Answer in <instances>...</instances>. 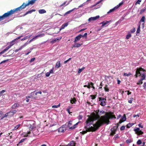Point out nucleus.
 <instances>
[{"mask_svg":"<svg viewBox=\"0 0 146 146\" xmlns=\"http://www.w3.org/2000/svg\"><path fill=\"white\" fill-rule=\"evenodd\" d=\"M91 87H92V86L91 85H90V83H88V86H87V88H89V89H90V88Z\"/></svg>","mask_w":146,"mask_h":146,"instance_id":"6e6d98bb","label":"nucleus"},{"mask_svg":"<svg viewBox=\"0 0 146 146\" xmlns=\"http://www.w3.org/2000/svg\"><path fill=\"white\" fill-rule=\"evenodd\" d=\"M68 25V23H66L63 24L61 26L60 30H61L64 29L65 27H66Z\"/></svg>","mask_w":146,"mask_h":146,"instance_id":"f3484780","label":"nucleus"},{"mask_svg":"<svg viewBox=\"0 0 146 146\" xmlns=\"http://www.w3.org/2000/svg\"><path fill=\"white\" fill-rule=\"evenodd\" d=\"M35 91L32 92L30 94V96L26 97V98H36V97L35 96Z\"/></svg>","mask_w":146,"mask_h":146,"instance_id":"9b49d317","label":"nucleus"},{"mask_svg":"<svg viewBox=\"0 0 146 146\" xmlns=\"http://www.w3.org/2000/svg\"><path fill=\"white\" fill-rule=\"evenodd\" d=\"M126 142L129 144L131 142H132L133 141V140L131 139H129L126 140Z\"/></svg>","mask_w":146,"mask_h":146,"instance_id":"7c9ffc66","label":"nucleus"},{"mask_svg":"<svg viewBox=\"0 0 146 146\" xmlns=\"http://www.w3.org/2000/svg\"><path fill=\"white\" fill-rule=\"evenodd\" d=\"M32 49H30L29 50V52H27V53H26L25 54V55H28L30 52H31Z\"/></svg>","mask_w":146,"mask_h":146,"instance_id":"0e129e2a","label":"nucleus"},{"mask_svg":"<svg viewBox=\"0 0 146 146\" xmlns=\"http://www.w3.org/2000/svg\"><path fill=\"white\" fill-rule=\"evenodd\" d=\"M29 43H28V41L25 43L23 45L21 46L20 47H19V48L16 49L15 50V52H17L19 51L20 50H21V49H22L23 48L25 47L28 44H29Z\"/></svg>","mask_w":146,"mask_h":146,"instance_id":"6e6552de","label":"nucleus"},{"mask_svg":"<svg viewBox=\"0 0 146 146\" xmlns=\"http://www.w3.org/2000/svg\"><path fill=\"white\" fill-rule=\"evenodd\" d=\"M14 40H13L10 43L9 45L7 47L5 48L1 52V54H3L4 52L7 51L8 49L11 48V47L15 44L14 43H13Z\"/></svg>","mask_w":146,"mask_h":146,"instance_id":"423d86ee","label":"nucleus"},{"mask_svg":"<svg viewBox=\"0 0 146 146\" xmlns=\"http://www.w3.org/2000/svg\"><path fill=\"white\" fill-rule=\"evenodd\" d=\"M12 112V114L13 115L15 113L17 112V111L15 110H13L12 111H10Z\"/></svg>","mask_w":146,"mask_h":146,"instance_id":"052dcab7","label":"nucleus"},{"mask_svg":"<svg viewBox=\"0 0 146 146\" xmlns=\"http://www.w3.org/2000/svg\"><path fill=\"white\" fill-rule=\"evenodd\" d=\"M82 45V44H80L79 43H76L73 45V47L78 48L81 46Z\"/></svg>","mask_w":146,"mask_h":146,"instance_id":"b1692460","label":"nucleus"},{"mask_svg":"<svg viewBox=\"0 0 146 146\" xmlns=\"http://www.w3.org/2000/svg\"><path fill=\"white\" fill-rule=\"evenodd\" d=\"M134 124L132 123H129L127 125V128H130Z\"/></svg>","mask_w":146,"mask_h":146,"instance_id":"f704fd0d","label":"nucleus"},{"mask_svg":"<svg viewBox=\"0 0 146 146\" xmlns=\"http://www.w3.org/2000/svg\"><path fill=\"white\" fill-rule=\"evenodd\" d=\"M36 0H31L30 1H29L28 3L27 4H25V5L26 7L29 4L33 5Z\"/></svg>","mask_w":146,"mask_h":146,"instance_id":"4468645a","label":"nucleus"},{"mask_svg":"<svg viewBox=\"0 0 146 146\" xmlns=\"http://www.w3.org/2000/svg\"><path fill=\"white\" fill-rule=\"evenodd\" d=\"M55 66L58 68H59L60 66V61H58L56 63Z\"/></svg>","mask_w":146,"mask_h":146,"instance_id":"393cba45","label":"nucleus"},{"mask_svg":"<svg viewBox=\"0 0 146 146\" xmlns=\"http://www.w3.org/2000/svg\"><path fill=\"white\" fill-rule=\"evenodd\" d=\"M145 17L144 16H143L140 19L139 23H140L141 22L145 23Z\"/></svg>","mask_w":146,"mask_h":146,"instance_id":"a878e982","label":"nucleus"},{"mask_svg":"<svg viewBox=\"0 0 146 146\" xmlns=\"http://www.w3.org/2000/svg\"><path fill=\"white\" fill-rule=\"evenodd\" d=\"M76 8H74L72 9L69 10L68 11L66 12L64 14V16H65L66 15L69 14H70L71 12L72 11H73L74 10H75V9H76Z\"/></svg>","mask_w":146,"mask_h":146,"instance_id":"aec40b11","label":"nucleus"},{"mask_svg":"<svg viewBox=\"0 0 146 146\" xmlns=\"http://www.w3.org/2000/svg\"><path fill=\"white\" fill-rule=\"evenodd\" d=\"M76 101V99H75L74 98V99H73L70 100V103L72 104H73V103L75 104Z\"/></svg>","mask_w":146,"mask_h":146,"instance_id":"37998d69","label":"nucleus"},{"mask_svg":"<svg viewBox=\"0 0 146 146\" xmlns=\"http://www.w3.org/2000/svg\"><path fill=\"white\" fill-rule=\"evenodd\" d=\"M54 68H53L49 71L50 74H53V73Z\"/></svg>","mask_w":146,"mask_h":146,"instance_id":"bf43d9fd","label":"nucleus"},{"mask_svg":"<svg viewBox=\"0 0 146 146\" xmlns=\"http://www.w3.org/2000/svg\"><path fill=\"white\" fill-rule=\"evenodd\" d=\"M135 31V28H133V29L131 30V33H134Z\"/></svg>","mask_w":146,"mask_h":146,"instance_id":"69168bd1","label":"nucleus"},{"mask_svg":"<svg viewBox=\"0 0 146 146\" xmlns=\"http://www.w3.org/2000/svg\"><path fill=\"white\" fill-rule=\"evenodd\" d=\"M143 132L141 130H139V131L137 133L138 135H141L143 134Z\"/></svg>","mask_w":146,"mask_h":146,"instance_id":"680f3d73","label":"nucleus"},{"mask_svg":"<svg viewBox=\"0 0 146 146\" xmlns=\"http://www.w3.org/2000/svg\"><path fill=\"white\" fill-rule=\"evenodd\" d=\"M99 18H100V16L99 15H97L96 17H91L90 18L88 19V21L90 22H91V21H95L97 19H99Z\"/></svg>","mask_w":146,"mask_h":146,"instance_id":"9d476101","label":"nucleus"},{"mask_svg":"<svg viewBox=\"0 0 146 146\" xmlns=\"http://www.w3.org/2000/svg\"><path fill=\"white\" fill-rule=\"evenodd\" d=\"M50 74V73L49 72H48L46 73L45 75L46 77H48L49 76Z\"/></svg>","mask_w":146,"mask_h":146,"instance_id":"774afa93","label":"nucleus"},{"mask_svg":"<svg viewBox=\"0 0 146 146\" xmlns=\"http://www.w3.org/2000/svg\"><path fill=\"white\" fill-rule=\"evenodd\" d=\"M26 7V6L25 5V3H24L20 7L12 10L13 11L14 14L15 12L17 11H20L22 9H24Z\"/></svg>","mask_w":146,"mask_h":146,"instance_id":"20e7f679","label":"nucleus"},{"mask_svg":"<svg viewBox=\"0 0 146 146\" xmlns=\"http://www.w3.org/2000/svg\"><path fill=\"white\" fill-rule=\"evenodd\" d=\"M131 75L130 73L127 74V73H124L123 74V75L125 76H128Z\"/></svg>","mask_w":146,"mask_h":146,"instance_id":"09e8293b","label":"nucleus"},{"mask_svg":"<svg viewBox=\"0 0 146 146\" xmlns=\"http://www.w3.org/2000/svg\"><path fill=\"white\" fill-rule=\"evenodd\" d=\"M32 36V35H28L27 36H26L24 38H23L21 39V40H24L26 39H27L28 38H30L31 36Z\"/></svg>","mask_w":146,"mask_h":146,"instance_id":"412c9836","label":"nucleus"},{"mask_svg":"<svg viewBox=\"0 0 146 146\" xmlns=\"http://www.w3.org/2000/svg\"><path fill=\"white\" fill-rule=\"evenodd\" d=\"M115 9H116V8L115 7L114 8H113L112 9H111L110 10V11L108 12L107 13L108 14H109L110 13L113 12L114 11Z\"/></svg>","mask_w":146,"mask_h":146,"instance_id":"c756f323","label":"nucleus"},{"mask_svg":"<svg viewBox=\"0 0 146 146\" xmlns=\"http://www.w3.org/2000/svg\"><path fill=\"white\" fill-rule=\"evenodd\" d=\"M78 124V123H77L74 124L73 126L70 127L69 129H75V128L77 127V125Z\"/></svg>","mask_w":146,"mask_h":146,"instance_id":"5701e85b","label":"nucleus"},{"mask_svg":"<svg viewBox=\"0 0 146 146\" xmlns=\"http://www.w3.org/2000/svg\"><path fill=\"white\" fill-rule=\"evenodd\" d=\"M5 92V90H3L1 91H0V97Z\"/></svg>","mask_w":146,"mask_h":146,"instance_id":"8fccbe9b","label":"nucleus"},{"mask_svg":"<svg viewBox=\"0 0 146 146\" xmlns=\"http://www.w3.org/2000/svg\"><path fill=\"white\" fill-rule=\"evenodd\" d=\"M140 130V129L139 128H137L136 129H135L134 130V131L135 132L137 133Z\"/></svg>","mask_w":146,"mask_h":146,"instance_id":"49530a36","label":"nucleus"},{"mask_svg":"<svg viewBox=\"0 0 146 146\" xmlns=\"http://www.w3.org/2000/svg\"><path fill=\"white\" fill-rule=\"evenodd\" d=\"M126 118L125 114L123 116L121 119V120H122L123 122L125 121L126 120Z\"/></svg>","mask_w":146,"mask_h":146,"instance_id":"cd10ccee","label":"nucleus"},{"mask_svg":"<svg viewBox=\"0 0 146 146\" xmlns=\"http://www.w3.org/2000/svg\"><path fill=\"white\" fill-rule=\"evenodd\" d=\"M100 2V1H99V2L97 3L96 4L93 5L90 7V8H92L94 7H95V8H94V9H97L98 8H100V5H97Z\"/></svg>","mask_w":146,"mask_h":146,"instance_id":"dca6fc26","label":"nucleus"},{"mask_svg":"<svg viewBox=\"0 0 146 146\" xmlns=\"http://www.w3.org/2000/svg\"><path fill=\"white\" fill-rule=\"evenodd\" d=\"M104 89L106 92H108L109 91V89L107 85H106L104 87Z\"/></svg>","mask_w":146,"mask_h":146,"instance_id":"c85d7f7f","label":"nucleus"},{"mask_svg":"<svg viewBox=\"0 0 146 146\" xmlns=\"http://www.w3.org/2000/svg\"><path fill=\"white\" fill-rule=\"evenodd\" d=\"M66 130L65 126L63 125L62 127L59 128L58 131L59 132H64Z\"/></svg>","mask_w":146,"mask_h":146,"instance_id":"1a4fd4ad","label":"nucleus"},{"mask_svg":"<svg viewBox=\"0 0 146 146\" xmlns=\"http://www.w3.org/2000/svg\"><path fill=\"white\" fill-rule=\"evenodd\" d=\"M38 12L40 14H43L46 12V10L44 9H40L38 10Z\"/></svg>","mask_w":146,"mask_h":146,"instance_id":"4be33fe9","label":"nucleus"},{"mask_svg":"<svg viewBox=\"0 0 146 146\" xmlns=\"http://www.w3.org/2000/svg\"><path fill=\"white\" fill-rule=\"evenodd\" d=\"M85 68L84 67H82V68H79L78 71V73L79 74Z\"/></svg>","mask_w":146,"mask_h":146,"instance_id":"a19ab883","label":"nucleus"},{"mask_svg":"<svg viewBox=\"0 0 146 146\" xmlns=\"http://www.w3.org/2000/svg\"><path fill=\"white\" fill-rule=\"evenodd\" d=\"M82 116L81 115H79L78 117V118L79 120H81L82 119Z\"/></svg>","mask_w":146,"mask_h":146,"instance_id":"4d7b16f0","label":"nucleus"},{"mask_svg":"<svg viewBox=\"0 0 146 146\" xmlns=\"http://www.w3.org/2000/svg\"><path fill=\"white\" fill-rule=\"evenodd\" d=\"M140 25H139L138 26V28H137V31H136V33L137 34H138L140 33Z\"/></svg>","mask_w":146,"mask_h":146,"instance_id":"e433bc0d","label":"nucleus"},{"mask_svg":"<svg viewBox=\"0 0 146 146\" xmlns=\"http://www.w3.org/2000/svg\"><path fill=\"white\" fill-rule=\"evenodd\" d=\"M87 4V2H86L83 3L81 5H80L79 6H78V8H76V9H78L79 8L82 7L85 5H86Z\"/></svg>","mask_w":146,"mask_h":146,"instance_id":"473e14b6","label":"nucleus"},{"mask_svg":"<svg viewBox=\"0 0 146 146\" xmlns=\"http://www.w3.org/2000/svg\"><path fill=\"white\" fill-rule=\"evenodd\" d=\"M66 2H64L60 6V7H61L62 6L65 7L67 5H68L69 4V3H68V4H67L66 5Z\"/></svg>","mask_w":146,"mask_h":146,"instance_id":"ea45409f","label":"nucleus"},{"mask_svg":"<svg viewBox=\"0 0 146 146\" xmlns=\"http://www.w3.org/2000/svg\"><path fill=\"white\" fill-rule=\"evenodd\" d=\"M82 35L81 34L79 35H78L76 36L74 41V42L75 43L76 42L79 41L81 38Z\"/></svg>","mask_w":146,"mask_h":146,"instance_id":"f8f14e48","label":"nucleus"},{"mask_svg":"<svg viewBox=\"0 0 146 146\" xmlns=\"http://www.w3.org/2000/svg\"><path fill=\"white\" fill-rule=\"evenodd\" d=\"M62 37L60 36L59 38H56L55 39H53L51 41V42L52 44H53L57 41H58Z\"/></svg>","mask_w":146,"mask_h":146,"instance_id":"ddd939ff","label":"nucleus"},{"mask_svg":"<svg viewBox=\"0 0 146 146\" xmlns=\"http://www.w3.org/2000/svg\"><path fill=\"white\" fill-rule=\"evenodd\" d=\"M125 128V127L124 126H122L120 127V129L121 130H124Z\"/></svg>","mask_w":146,"mask_h":146,"instance_id":"e2e57ef3","label":"nucleus"},{"mask_svg":"<svg viewBox=\"0 0 146 146\" xmlns=\"http://www.w3.org/2000/svg\"><path fill=\"white\" fill-rule=\"evenodd\" d=\"M75 146V143L73 141H72L70 142V143L67 145L66 146Z\"/></svg>","mask_w":146,"mask_h":146,"instance_id":"a211bd4d","label":"nucleus"},{"mask_svg":"<svg viewBox=\"0 0 146 146\" xmlns=\"http://www.w3.org/2000/svg\"><path fill=\"white\" fill-rule=\"evenodd\" d=\"M12 113L10 111L8 113H7L8 114V117H10L13 116Z\"/></svg>","mask_w":146,"mask_h":146,"instance_id":"4c0bfd02","label":"nucleus"},{"mask_svg":"<svg viewBox=\"0 0 146 146\" xmlns=\"http://www.w3.org/2000/svg\"><path fill=\"white\" fill-rule=\"evenodd\" d=\"M133 100V98H130V100H129L128 101V102L130 104L132 103V101Z\"/></svg>","mask_w":146,"mask_h":146,"instance_id":"603ef678","label":"nucleus"},{"mask_svg":"<svg viewBox=\"0 0 146 146\" xmlns=\"http://www.w3.org/2000/svg\"><path fill=\"white\" fill-rule=\"evenodd\" d=\"M44 34L42 33L40 35H38L34 37L33 38H32V39L30 40H29L27 41L28 42V43L29 44L31 42L34 40H35L37 38L39 37H42L44 36Z\"/></svg>","mask_w":146,"mask_h":146,"instance_id":"0eeeda50","label":"nucleus"},{"mask_svg":"<svg viewBox=\"0 0 146 146\" xmlns=\"http://www.w3.org/2000/svg\"><path fill=\"white\" fill-rule=\"evenodd\" d=\"M146 10V7H145L144 8L140 10V14H141L144 12H145Z\"/></svg>","mask_w":146,"mask_h":146,"instance_id":"58836bf2","label":"nucleus"},{"mask_svg":"<svg viewBox=\"0 0 146 146\" xmlns=\"http://www.w3.org/2000/svg\"><path fill=\"white\" fill-rule=\"evenodd\" d=\"M23 36H19L17 38H15V40H14V41L13 42V43H15V41L16 40H18L19 38H20L21 37H22Z\"/></svg>","mask_w":146,"mask_h":146,"instance_id":"864d4df0","label":"nucleus"},{"mask_svg":"<svg viewBox=\"0 0 146 146\" xmlns=\"http://www.w3.org/2000/svg\"><path fill=\"white\" fill-rule=\"evenodd\" d=\"M87 35V33H85L83 35H82L81 37H84L86 38Z\"/></svg>","mask_w":146,"mask_h":146,"instance_id":"3c124183","label":"nucleus"},{"mask_svg":"<svg viewBox=\"0 0 146 146\" xmlns=\"http://www.w3.org/2000/svg\"><path fill=\"white\" fill-rule=\"evenodd\" d=\"M141 0H138L135 3V4H140V2H141Z\"/></svg>","mask_w":146,"mask_h":146,"instance_id":"5fc2aeb1","label":"nucleus"},{"mask_svg":"<svg viewBox=\"0 0 146 146\" xmlns=\"http://www.w3.org/2000/svg\"><path fill=\"white\" fill-rule=\"evenodd\" d=\"M145 70L141 68H137L136 71V74L135 75V78H137L138 76H140L141 78L137 83L138 84H141L143 83L142 81L145 79Z\"/></svg>","mask_w":146,"mask_h":146,"instance_id":"f03ea898","label":"nucleus"},{"mask_svg":"<svg viewBox=\"0 0 146 146\" xmlns=\"http://www.w3.org/2000/svg\"><path fill=\"white\" fill-rule=\"evenodd\" d=\"M13 14V11L11 10L7 12L4 13L2 16H0V21L4 19L5 18Z\"/></svg>","mask_w":146,"mask_h":146,"instance_id":"7ed1b4c3","label":"nucleus"},{"mask_svg":"<svg viewBox=\"0 0 146 146\" xmlns=\"http://www.w3.org/2000/svg\"><path fill=\"white\" fill-rule=\"evenodd\" d=\"M60 106V104H59L58 105H54L52 107V108H56L59 107Z\"/></svg>","mask_w":146,"mask_h":146,"instance_id":"c03bdc74","label":"nucleus"},{"mask_svg":"<svg viewBox=\"0 0 146 146\" xmlns=\"http://www.w3.org/2000/svg\"><path fill=\"white\" fill-rule=\"evenodd\" d=\"M72 121H70L68 122V126L69 127V128L70 127V126L71 125H72Z\"/></svg>","mask_w":146,"mask_h":146,"instance_id":"a18cd8bd","label":"nucleus"},{"mask_svg":"<svg viewBox=\"0 0 146 146\" xmlns=\"http://www.w3.org/2000/svg\"><path fill=\"white\" fill-rule=\"evenodd\" d=\"M90 96L91 97V98L92 99H95L96 97V96L95 95H91Z\"/></svg>","mask_w":146,"mask_h":146,"instance_id":"13d9d810","label":"nucleus"},{"mask_svg":"<svg viewBox=\"0 0 146 146\" xmlns=\"http://www.w3.org/2000/svg\"><path fill=\"white\" fill-rule=\"evenodd\" d=\"M35 128V127L31 125L29 128L30 130H32Z\"/></svg>","mask_w":146,"mask_h":146,"instance_id":"338daca9","label":"nucleus"},{"mask_svg":"<svg viewBox=\"0 0 146 146\" xmlns=\"http://www.w3.org/2000/svg\"><path fill=\"white\" fill-rule=\"evenodd\" d=\"M131 36V34L129 33H128V34L126 36V38L127 39H128Z\"/></svg>","mask_w":146,"mask_h":146,"instance_id":"79ce46f5","label":"nucleus"},{"mask_svg":"<svg viewBox=\"0 0 146 146\" xmlns=\"http://www.w3.org/2000/svg\"><path fill=\"white\" fill-rule=\"evenodd\" d=\"M19 105L18 103H15L11 107L12 109H15L16 107H19Z\"/></svg>","mask_w":146,"mask_h":146,"instance_id":"6ab92c4d","label":"nucleus"},{"mask_svg":"<svg viewBox=\"0 0 146 146\" xmlns=\"http://www.w3.org/2000/svg\"><path fill=\"white\" fill-rule=\"evenodd\" d=\"M123 3V1L121 2L118 5L115 6V7L116 8V9H118L119 7H120L121 5Z\"/></svg>","mask_w":146,"mask_h":146,"instance_id":"c9c22d12","label":"nucleus"},{"mask_svg":"<svg viewBox=\"0 0 146 146\" xmlns=\"http://www.w3.org/2000/svg\"><path fill=\"white\" fill-rule=\"evenodd\" d=\"M20 126V124H18L17 125H16L15 126L14 128L13 129V130H16L18 129Z\"/></svg>","mask_w":146,"mask_h":146,"instance_id":"72a5a7b5","label":"nucleus"},{"mask_svg":"<svg viewBox=\"0 0 146 146\" xmlns=\"http://www.w3.org/2000/svg\"><path fill=\"white\" fill-rule=\"evenodd\" d=\"M35 11V10H32L29 11H28L25 15H24V16L26 15L27 14L29 13H31Z\"/></svg>","mask_w":146,"mask_h":146,"instance_id":"bb28decb","label":"nucleus"},{"mask_svg":"<svg viewBox=\"0 0 146 146\" xmlns=\"http://www.w3.org/2000/svg\"><path fill=\"white\" fill-rule=\"evenodd\" d=\"M97 115L95 116L96 119L98 120L95 124L92 123V119L88 118L86 121L85 127L86 130L94 131L98 129L102 125L106 124H108L110 122V118L109 115L106 113L104 115L100 117L99 115L106 113L104 111L97 110L96 111Z\"/></svg>","mask_w":146,"mask_h":146,"instance_id":"f257e3e1","label":"nucleus"},{"mask_svg":"<svg viewBox=\"0 0 146 146\" xmlns=\"http://www.w3.org/2000/svg\"><path fill=\"white\" fill-rule=\"evenodd\" d=\"M8 114L7 113H6L4 115H2V116L1 117V119H3L5 117H8Z\"/></svg>","mask_w":146,"mask_h":146,"instance_id":"2f4dec72","label":"nucleus"},{"mask_svg":"<svg viewBox=\"0 0 146 146\" xmlns=\"http://www.w3.org/2000/svg\"><path fill=\"white\" fill-rule=\"evenodd\" d=\"M99 101L100 102V104L102 106H104L106 105V100L105 98L102 97L99 98Z\"/></svg>","mask_w":146,"mask_h":146,"instance_id":"39448f33","label":"nucleus"},{"mask_svg":"<svg viewBox=\"0 0 146 146\" xmlns=\"http://www.w3.org/2000/svg\"><path fill=\"white\" fill-rule=\"evenodd\" d=\"M109 22L110 21H104L101 23L100 24H102V27H103L104 26H106Z\"/></svg>","mask_w":146,"mask_h":146,"instance_id":"2eb2a0df","label":"nucleus"},{"mask_svg":"<svg viewBox=\"0 0 146 146\" xmlns=\"http://www.w3.org/2000/svg\"><path fill=\"white\" fill-rule=\"evenodd\" d=\"M142 143L140 139H139L137 142V145H139L141 144Z\"/></svg>","mask_w":146,"mask_h":146,"instance_id":"de8ad7c7","label":"nucleus"}]
</instances>
